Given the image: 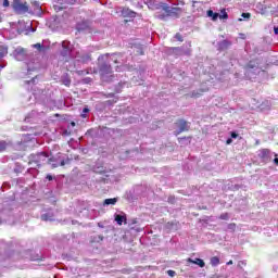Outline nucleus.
I'll return each mask as SVG.
<instances>
[{"label": "nucleus", "instance_id": "obj_35", "mask_svg": "<svg viewBox=\"0 0 278 278\" xmlns=\"http://www.w3.org/2000/svg\"><path fill=\"white\" fill-rule=\"evenodd\" d=\"M25 84H36V77H33L30 80H25Z\"/></svg>", "mask_w": 278, "mask_h": 278}, {"label": "nucleus", "instance_id": "obj_50", "mask_svg": "<svg viewBox=\"0 0 278 278\" xmlns=\"http://www.w3.org/2000/svg\"><path fill=\"white\" fill-rule=\"evenodd\" d=\"M1 68H5V65L0 63V71H1Z\"/></svg>", "mask_w": 278, "mask_h": 278}, {"label": "nucleus", "instance_id": "obj_24", "mask_svg": "<svg viewBox=\"0 0 278 278\" xmlns=\"http://www.w3.org/2000/svg\"><path fill=\"white\" fill-rule=\"evenodd\" d=\"M218 17L225 20L229 18V15L227 14V11L222 10V13L218 15Z\"/></svg>", "mask_w": 278, "mask_h": 278}, {"label": "nucleus", "instance_id": "obj_2", "mask_svg": "<svg viewBox=\"0 0 278 278\" xmlns=\"http://www.w3.org/2000/svg\"><path fill=\"white\" fill-rule=\"evenodd\" d=\"M151 8L152 10H163V12L166 13H155L156 18H160L161 21H164L166 16H175L176 18H179V14H181V8L170 7L164 2L154 3Z\"/></svg>", "mask_w": 278, "mask_h": 278}, {"label": "nucleus", "instance_id": "obj_48", "mask_svg": "<svg viewBox=\"0 0 278 278\" xmlns=\"http://www.w3.org/2000/svg\"><path fill=\"white\" fill-rule=\"evenodd\" d=\"M201 93L193 92L192 97H199Z\"/></svg>", "mask_w": 278, "mask_h": 278}, {"label": "nucleus", "instance_id": "obj_4", "mask_svg": "<svg viewBox=\"0 0 278 278\" xmlns=\"http://www.w3.org/2000/svg\"><path fill=\"white\" fill-rule=\"evenodd\" d=\"M40 68V61L38 59L31 58L28 61L24 63L23 67V74L28 75H34L38 70Z\"/></svg>", "mask_w": 278, "mask_h": 278}, {"label": "nucleus", "instance_id": "obj_42", "mask_svg": "<svg viewBox=\"0 0 278 278\" xmlns=\"http://www.w3.org/2000/svg\"><path fill=\"white\" fill-rule=\"evenodd\" d=\"M233 140L231 138L227 139L226 144H231Z\"/></svg>", "mask_w": 278, "mask_h": 278}, {"label": "nucleus", "instance_id": "obj_28", "mask_svg": "<svg viewBox=\"0 0 278 278\" xmlns=\"http://www.w3.org/2000/svg\"><path fill=\"white\" fill-rule=\"evenodd\" d=\"M88 112H90V109H88V106H85V108L83 109L81 117H83V118H86V114H88Z\"/></svg>", "mask_w": 278, "mask_h": 278}, {"label": "nucleus", "instance_id": "obj_12", "mask_svg": "<svg viewBox=\"0 0 278 278\" xmlns=\"http://www.w3.org/2000/svg\"><path fill=\"white\" fill-rule=\"evenodd\" d=\"M136 225H138V218H131L128 220L129 229H132L134 231H142V229Z\"/></svg>", "mask_w": 278, "mask_h": 278}, {"label": "nucleus", "instance_id": "obj_37", "mask_svg": "<svg viewBox=\"0 0 278 278\" xmlns=\"http://www.w3.org/2000/svg\"><path fill=\"white\" fill-rule=\"evenodd\" d=\"M274 155H275L274 164H275L276 166H278V154H275V153H274Z\"/></svg>", "mask_w": 278, "mask_h": 278}, {"label": "nucleus", "instance_id": "obj_27", "mask_svg": "<svg viewBox=\"0 0 278 278\" xmlns=\"http://www.w3.org/2000/svg\"><path fill=\"white\" fill-rule=\"evenodd\" d=\"M34 49H37L38 51H42V49H45V46H42L41 43H35L33 45Z\"/></svg>", "mask_w": 278, "mask_h": 278}, {"label": "nucleus", "instance_id": "obj_25", "mask_svg": "<svg viewBox=\"0 0 278 278\" xmlns=\"http://www.w3.org/2000/svg\"><path fill=\"white\" fill-rule=\"evenodd\" d=\"M62 81H63L64 86H67V87L71 86V78L65 76L62 78Z\"/></svg>", "mask_w": 278, "mask_h": 278}, {"label": "nucleus", "instance_id": "obj_11", "mask_svg": "<svg viewBox=\"0 0 278 278\" xmlns=\"http://www.w3.org/2000/svg\"><path fill=\"white\" fill-rule=\"evenodd\" d=\"M122 16H124L125 18H136V12L131 11L128 8H124L122 10Z\"/></svg>", "mask_w": 278, "mask_h": 278}, {"label": "nucleus", "instance_id": "obj_10", "mask_svg": "<svg viewBox=\"0 0 278 278\" xmlns=\"http://www.w3.org/2000/svg\"><path fill=\"white\" fill-rule=\"evenodd\" d=\"M177 127L179 128L178 134H181L182 131H188L190 129V124L184 119H180L177 123Z\"/></svg>", "mask_w": 278, "mask_h": 278}, {"label": "nucleus", "instance_id": "obj_47", "mask_svg": "<svg viewBox=\"0 0 278 278\" xmlns=\"http://www.w3.org/2000/svg\"><path fill=\"white\" fill-rule=\"evenodd\" d=\"M168 1H169V3H172L173 5H177V3L174 2L175 0H168Z\"/></svg>", "mask_w": 278, "mask_h": 278}, {"label": "nucleus", "instance_id": "obj_15", "mask_svg": "<svg viewBox=\"0 0 278 278\" xmlns=\"http://www.w3.org/2000/svg\"><path fill=\"white\" fill-rule=\"evenodd\" d=\"M188 262H190V264H195L197 266H200V268H204L205 267V262L201 258H188Z\"/></svg>", "mask_w": 278, "mask_h": 278}, {"label": "nucleus", "instance_id": "obj_17", "mask_svg": "<svg viewBox=\"0 0 278 278\" xmlns=\"http://www.w3.org/2000/svg\"><path fill=\"white\" fill-rule=\"evenodd\" d=\"M207 16H208L210 18H212V21H218L219 14H218V13H215V12L212 11V10H208V11H207Z\"/></svg>", "mask_w": 278, "mask_h": 278}, {"label": "nucleus", "instance_id": "obj_41", "mask_svg": "<svg viewBox=\"0 0 278 278\" xmlns=\"http://www.w3.org/2000/svg\"><path fill=\"white\" fill-rule=\"evenodd\" d=\"M137 53H139V55H144V52L142 51V48H140Z\"/></svg>", "mask_w": 278, "mask_h": 278}, {"label": "nucleus", "instance_id": "obj_53", "mask_svg": "<svg viewBox=\"0 0 278 278\" xmlns=\"http://www.w3.org/2000/svg\"><path fill=\"white\" fill-rule=\"evenodd\" d=\"M99 225V227H103L101 224H98Z\"/></svg>", "mask_w": 278, "mask_h": 278}, {"label": "nucleus", "instance_id": "obj_23", "mask_svg": "<svg viewBox=\"0 0 278 278\" xmlns=\"http://www.w3.org/2000/svg\"><path fill=\"white\" fill-rule=\"evenodd\" d=\"M229 47V41L224 40L219 43V49H227Z\"/></svg>", "mask_w": 278, "mask_h": 278}, {"label": "nucleus", "instance_id": "obj_31", "mask_svg": "<svg viewBox=\"0 0 278 278\" xmlns=\"http://www.w3.org/2000/svg\"><path fill=\"white\" fill-rule=\"evenodd\" d=\"M17 10H21V12H27V7L20 4Z\"/></svg>", "mask_w": 278, "mask_h": 278}, {"label": "nucleus", "instance_id": "obj_20", "mask_svg": "<svg viewBox=\"0 0 278 278\" xmlns=\"http://www.w3.org/2000/svg\"><path fill=\"white\" fill-rule=\"evenodd\" d=\"M116 201H118L116 198L105 199L104 205H116Z\"/></svg>", "mask_w": 278, "mask_h": 278}, {"label": "nucleus", "instance_id": "obj_8", "mask_svg": "<svg viewBox=\"0 0 278 278\" xmlns=\"http://www.w3.org/2000/svg\"><path fill=\"white\" fill-rule=\"evenodd\" d=\"M273 155H275V153H273L269 149H261L257 151V156L260 160H262V162L265 163L270 162V160H273Z\"/></svg>", "mask_w": 278, "mask_h": 278}, {"label": "nucleus", "instance_id": "obj_18", "mask_svg": "<svg viewBox=\"0 0 278 278\" xmlns=\"http://www.w3.org/2000/svg\"><path fill=\"white\" fill-rule=\"evenodd\" d=\"M5 55H8V47L0 46V60L1 58H5Z\"/></svg>", "mask_w": 278, "mask_h": 278}, {"label": "nucleus", "instance_id": "obj_29", "mask_svg": "<svg viewBox=\"0 0 278 278\" xmlns=\"http://www.w3.org/2000/svg\"><path fill=\"white\" fill-rule=\"evenodd\" d=\"M65 164H66V163H65L64 161H61L60 164L53 163V164H52V168H58V166H64Z\"/></svg>", "mask_w": 278, "mask_h": 278}, {"label": "nucleus", "instance_id": "obj_19", "mask_svg": "<svg viewBox=\"0 0 278 278\" xmlns=\"http://www.w3.org/2000/svg\"><path fill=\"white\" fill-rule=\"evenodd\" d=\"M26 99L28 101V105H34V103H36V97H31L30 92L27 93Z\"/></svg>", "mask_w": 278, "mask_h": 278}, {"label": "nucleus", "instance_id": "obj_54", "mask_svg": "<svg viewBox=\"0 0 278 278\" xmlns=\"http://www.w3.org/2000/svg\"><path fill=\"white\" fill-rule=\"evenodd\" d=\"M226 73H228V72H224V75H226Z\"/></svg>", "mask_w": 278, "mask_h": 278}, {"label": "nucleus", "instance_id": "obj_22", "mask_svg": "<svg viewBox=\"0 0 278 278\" xmlns=\"http://www.w3.org/2000/svg\"><path fill=\"white\" fill-rule=\"evenodd\" d=\"M8 149V142L0 140V153Z\"/></svg>", "mask_w": 278, "mask_h": 278}, {"label": "nucleus", "instance_id": "obj_3", "mask_svg": "<svg viewBox=\"0 0 278 278\" xmlns=\"http://www.w3.org/2000/svg\"><path fill=\"white\" fill-rule=\"evenodd\" d=\"M98 60L100 63V75H101L102 81H112V64H110V60H108V55L100 56ZM103 60H108V61L103 62Z\"/></svg>", "mask_w": 278, "mask_h": 278}, {"label": "nucleus", "instance_id": "obj_6", "mask_svg": "<svg viewBox=\"0 0 278 278\" xmlns=\"http://www.w3.org/2000/svg\"><path fill=\"white\" fill-rule=\"evenodd\" d=\"M27 55H29V53L27 52V49L23 47H17L13 51V56L15 58V60H17V62H23V60H27Z\"/></svg>", "mask_w": 278, "mask_h": 278}, {"label": "nucleus", "instance_id": "obj_39", "mask_svg": "<svg viewBox=\"0 0 278 278\" xmlns=\"http://www.w3.org/2000/svg\"><path fill=\"white\" fill-rule=\"evenodd\" d=\"M9 5H10V1L4 0V1H3V7H4V8H8Z\"/></svg>", "mask_w": 278, "mask_h": 278}, {"label": "nucleus", "instance_id": "obj_38", "mask_svg": "<svg viewBox=\"0 0 278 278\" xmlns=\"http://www.w3.org/2000/svg\"><path fill=\"white\" fill-rule=\"evenodd\" d=\"M5 220V218H3V212L0 211V225L1 223H3Z\"/></svg>", "mask_w": 278, "mask_h": 278}, {"label": "nucleus", "instance_id": "obj_13", "mask_svg": "<svg viewBox=\"0 0 278 278\" xmlns=\"http://www.w3.org/2000/svg\"><path fill=\"white\" fill-rule=\"evenodd\" d=\"M41 220L53 222L55 220V215L53 212L49 211L48 213L41 215Z\"/></svg>", "mask_w": 278, "mask_h": 278}, {"label": "nucleus", "instance_id": "obj_44", "mask_svg": "<svg viewBox=\"0 0 278 278\" xmlns=\"http://www.w3.org/2000/svg\"><path fill=\"white\" fill-rule=\"evenodd\" d=\"M231 138H238V134L231 132Z\"/></svg>", "mask_w": 278, "mask_h": 278}, {"label": "nucleus", "instance_id": "obj_52", "mask_svg": "<svg viewBox=\"0 0 278 278\" xmlns=\"http://www.w3.org/2000/svg\"><path fill=\"white\" fill-rule=\"evenodd\" d=\"M217 79H219L220 81H223V77H218Z\"/></svg>", "mask_w": 278, "mask_h": 278}, {"label": "nucleus", "instance_id": "obj_40", "mask_svg": "<svg viewBox=\"0 0 278 278\" xmlns=\"http://www.w3.org/2000/svg\"><path fill=\"white\" fill-rule=\"evenodd\" d=\"M46 179H48V181H53V176L47 175Z\"/></svg>", "mask_w": 278, "mask_h": 278}, {"label": "nucleus", "instance_id": "obj_49", "mask_svg": "<svg viewBox=\"0 0 278 278\" xmlns=\"http://www.w3.org/2000/svg\"><path fill=\"white\" fill-rule=\"evenodd\" d=\"M231 264H233V261H229V262L227 263V266H231Z\"/></svg>", "mask_w": 278, "mask_h": 278}, {"label": "nucleus", "instance_id": "obj_33", "mask_svg": "<svg viewBox=\"0 0 278 278\" xmlns=\"http://www.w3.org/2000/svg\"><path fill=\"white\" fill-rule=\"evenodd\" d=\"M241 17L249 20V18H251V13H242Z\"/></svg>", "mask_w": 278, "mask_h": 278}, {"label": "nucleus", "instance_id": "obj_26", "mask_svg": "<svg viewBox=\"0 0 278 278\" xmlns=\"http://www.w3.org/2000/svg\"><path fill=\"white\" fill-rule=\"evenodd\" d=\"M92 242H103V236H96L92 238Z\"/></svg>", "mask_w": 278, "mask_h": 278}, {"label": "nucleus", "instance_id": "obj_1", "mask_svg": "<svg viewBox=\"0 0 278 278\" xmlns=\"http://www.w3.org/2000/svg\"><path fill=\"white\" fill-rule=\"evenodd\" d=\"M61 55L63 58H76V60L83 62V64L90 62V54H81V52L75 51L71 41H62Z\"/></svg>", "mask_w": 278, "mask_h": 278}, {"label": "nucleus", "instance_id": "obj_43", "mask_svg": "<svg viewBox=\"0 0 278 278\" xmlns=\"http://www.w3.org/2000/svg\"><path fill=\"white\" fill-rule=\"evenodd\" d=\"M29 118H30L29 115L26 116L25 122H26V123H31V121H30Z\"/></svg>", "mask_w": 278, "mask_h": 278}, {"label": "nucleus", "instance_id": "obj_32", "mask_svg": "<svg viewBox=\"0 0 278 278\" xmlns=\"http://www.w3.org/2000/svg\"><path fill=\"white\" fill-rule=\"evenodd\" d=\"M175 38L179 40V42H184V37L180 34H176Z\"/></svg>", "mask_w": 278, "mask_h": 278}, {"label": "nucleus", "instance_id": "obj_7", "mask_svg": "<svg viewBox=\"0 0 278 278\" xmlns=\"http://www.w3.org/2000/svg\"><path fill=\"white\" fill-rule=\"evenodd\" d=\"M260 65L255 64L254 61H250V63L248 64V68H247V77H249L250 79H253V75H258L260 73Z\"/></svg>", "mask_w": 278, "mask_h": 278}, {"label": "nucleus", "instance_id": "obj_30", "mask_svg": "<svg viewBox=\"0 0 278 278\" xmlns=\"http://www.w3.org/2000/svg\"><path fill=\"white\" fill-rule=\"evenodd\" d=\"M222 220H229V214L228 213H224L220 215Z\"/></svg>", "mask_w": 278, "mask_h": 278}, {"label": "nucleus", "instance_id": "obj_46", "mask_svg": "<svg viewBox=\"0 0 278 278\" xmlns=\"http://www.w3.org/2000/svg\"><path fill=\"white\" fill-rule=\"evenodd\" d=\"M274 33L278 36V26L274 28Z\"/></svg>", "mask_w": 278, "mask_h": 278}, {"label": "nucleus", "instance_id": "obj_45", "mask_svg": "<svg viewBox=\"0 0 278 278\" xmlns=\"http://www.w3.org/2000/svg\"><path fill=\"white\" fill-rule=\"evenodd\" d=\"M77 29H78V31H81V29H84V27H81V25H77Z\"/></svg>", "mask_w": 278, "mask_h": 278}, {"label": "nucleus", "instance_id": "obj_34", "mask_svg": "<svg viewBox=\"0 0 278 278\" xmlns=\"http://www.w3.org/2000/svg\"><path fill=\"white\" fill-rule=\"evenodd\" d=\"M112 62H114L115 64H118V59H116V54H113L111 58Z\"/></svg>", "mask_w": 278, "mask_h": 278}, {"label": "nucleus", "instance_id": "obj_51", "mask_svg": "<svg viewBox=\"0 0 278 278\" xmlns=\"http://www.w3.org/2000/svg\"><path fill=\"white\" fill-rule=\"evenodd\" d=\"M71 126H72V127H75V122H72V123H71Z\"/></svg>", "mask_w": 278, "mask_h": 278}, {"label": "nucleus", "instance_id": "obj_36", "mask_svg": "<svg viewBox=\"0 0 278 278\" xmlns=\"http://www.w3.org/2000/svg\"><path fill=\"white\" fill-rule=\"evenodd\" d=\"M167 275L169 277H174L176 275V273H175V270L169 269V270H167Z\"/></svg>", "mask_w": 278, "mask_h": 278}, {"label": "nucleus", "instance_id": "obj_5", "mask_svg": "<svg viewBox=\"0 0 278 278\" xmlns=\"http://www.w3.org/2000/svg\"><path fill=\"white\" fill-rule=\"evenodd\" d=\"M45 162H52V159H49V154L41 152L38 154H35L31 156V161L29 162V164H37V166H40V164H45Z\"/></svg>", "mask_w": 278, "mask_h": 278}, {"label": "nucleus", "instance_id": "obj_9", "mask_svg": "<svg viewBox=\"0 0 278 278\" xmlns=\"http://www.w3.org/2000/svg\"><path fill=\"white\" fill-rule=\"evenodd\" d=\"M114 220L115 223H117L119 226L121 225H127V214L121 212V213H116L114 215Z\"/></svg>", "mask_w": 278, "mask_h": 278}, {"label": "nucleus", "instance_id": "obj_21", "mask_svg": "<svg viewBox=\"0 0 278 278\" xmlns=\"http://www.w3.org/2000/svg\"><path fill=\"white\" fill-rule=\"evenodd\" d=\"M218 264H220V258H218L217 256H213L211 258V265L212 266H218Z\"/></svg>", "mask_w": 278, "mask_h": 278}, {"label": "nucleus", "instance_id": "obj_16", "mask_svg": "<svg viewBox=\"0 0 278 278\" xmlns=\"http://www.w3.org/2000/svg\"><path fill=\"white\" fill-rule=\"evenodd\" d=\"M258 108L263 112H265L266 110H270V101L268 100L264 101Z\"/></svg>", "mask_w": 278, "mask_h": 278}, {"label": "nucleus", "instance_id": "obj_14", "mask_svg": "<svg viewBox=\"0 0 278 278\" xmlns=\"http://www.w3.org/2000/svg\"><path fill=\"white\" fill-rule=\"evenodd\" d=\"M166 229H168V231H177V229H179V224L177 222L167 223Z\"/></svg>", "mask_w": 278, "mask_h": 278}]
</instances>
